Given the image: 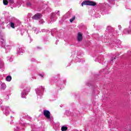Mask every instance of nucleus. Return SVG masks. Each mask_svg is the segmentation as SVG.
Wrapping results in <instances>:
<instances>
[{
    "label": "nucleus",
    "mask_w": 131,
    "mask_h": 131,
    "mask_svg": "<svg viewBox=\"0 0 131 131\" xmlns=\"http://www.w3.org/2000/svg\"><path fill=\"white\" fill-rule=\"evenodd\" d=\"M6 80L7 81H10V80H12V77L11 76H8L6 77Z\"/></svg>",
    "instance_id": "obj_7"
},
{
    "label": "nucleus",
    "mask_w": 131,
    "mask_h": 131,
    "mask_svg": "<svg viewBox=\"0 0 131 131\" xmlns=\"http://www.w3.org/2000/svg\"><path fill=\"white\" fill-rule=\"evenodd\" d=\"M40 75V76H41V77H43V76L41 74H40V75Z\"/></svg>",
    "instance_id": "obj_13"
},
{
    "label": "nucleus",
    "mask_w": 131,
    "mask_h": 131,
    "mask_svg": "<svg viewBox=\"0 0 131 131\" xmlns=\"http://www.w3.org/2000/svg\"><path fill=\"white\" fill-rule=\"evenodd\" d=\"M67 129H68V127H67V126H62L61 127V130L62 131H66V130H67Z\"/></svg>",
    "instance_id": "obj_5"
},
{
    "label": "nucleus",
    "mask_w": 131,
    "mask_h": 131,
    "mask_svg": "<svg viewBox=\"0 0 131 131\" xmlns=\"http://www.w3.org/2000/svg\"><path fill=\"white\" fill-rule=\"evenodd\" d=\"M75 20V16H74L71 19H70V21L71 23H72Z\"/></svg>",
    "instance_id": "obj_8"
},
{
    "label": "nucleus",
    "mask_w": 131,
    "mask_h": 131,
    "mask_svg": "<svg viewBox=\"0 0 131 131\" xmlns=\"http://www.w3.org/2000/svg\"><path fill=\"white\" fill-rule=\"evenodd\" d=\"M111 61H113V58L111 59Z\"/></svg>",
    "instance_id": "obj_14"
},
{
    "label": "nucleus",
    "mask_w": 131,
    "mask_h": 131,
    "mask_svg": "<svg viewBox=\"0 0 131 131\" xmlns=\"http://www.w3.org/2000/svg\"><path fill=\"white\" fill-rule=\"evenodd\" d=\"M43 114L47 119H50L51 118V113L50 111L45 110L43 111Z\"/></svg>",
    "instance_id": "obj_2"
},
{
    "label": "nucleus",
    "mask_w": 131,
    "mask_h": 131,
    "mask_svg": "<svg viewBox=\"0 0 131 131\" xmlns=\"http://www.w3.org/2000/svg\"><path fill=\"white\" fill-rule=\"evenodd\" d=\"M40 18H41V14L40 13H36L32 17L34 20H39Z\"/></svg>",
    "instance_id": "obj_3"
},
{
    "label": "nucleus",
    "mask_w": 131,
    "mask_h": 131,
    "mask_svg": "<svg viewBox=\"0 0 131 131\" xmlns=\"http://www.w3.org/2000/svg\"><path fill=\"white\" fill-rule=\"evenodd\" d=\"M10 27H11L12 28H15V24H14L13 23H11Z\"/></svg>",
    "instance_id": "obj_9"
},
{
    "label": "nucleus",
    "mask_w": 131,
    "mask_h": 131,
    "mask_svg": "<svg viewBox=\"0 0 131 131\" xmlns=\"http://www.w3.org/2000/svg\"><path fill=\"white\" fill-rule=\"evenodd\" d=\"M3 4L5 5V6H8L9 2L8 0H3Z\"/></svg>",
    "instance_id": "obj_6"
},
{
    "label": "nucleus",
    "mask_w": 131,
    "mask_h": 131,
    "mask_svg": "<svg viewBox=\"0 0 131 131\" xmlns=\"http://www.w3.org/2000/svg\"><path fill=\"white\" fill-rule=\"evenodd\" d=\"M8 2L10 4H14V0H8Z\"/></svg>",
    "instance_id": "obj_11"
},
{
    "label": "nucleus",
    "mask_w": 131,
    "mask_h": 131,
    "mask_svg": "<svg viewBox=\"0 0 131 131\" xmlns=\"http://www.w3.org/2000/svg\"><path fill=\"white\" fill-rule=\"evenodd\" d=\"M27 6H28V7H31V3L30 2H28L27 3Z\"/></svg>",
    "instance_id": "obj_10"
},
{
    "label": "nucleus",
    "mask_w": 131,
    "mask_h": 131,
    "mask_svg": "<svg viewBox=\"0 0 131 131\" xmlns=\"http://www.w3.org/2000/svg\"><path fill=\"white\" fill-rule=\"evenodd\" d=\"M83 39V37H82V34H81V33L79 32L78 33V36H77L78 41H81Z\"/></svg>",
    "instance_id": "obj_4"
},
{
    "label": "nucleus",
    "mask_w": 131,
    "mask_h": 131,
    "mask_svg": "<svg viewBox=\"0 0 131 131\" xmlns=\"http://www.w3.org/2000/svg\"><path fill=\"white\" fill-rule=\"evenodd\" d=\"M81 6L82 7H83V6H92L95 7V6H97V3L94 1H85L82 3Z\"/></svg>",
    "instance_id": "obj_1"
},
{
    "label": "nucleus",
    "mask_w": 131,
    "mask_h": 131,
    "mask_svg": "<svg viewBox=\"0 0 131 131\" xmlns=\"http://www.w3.org/2000/svg\"><path fill=\"white\" fill-rule=\"evenodd\" d=\"M26 95V92L25 91H24L23 93V95H22V96L23 97L24 96H25Z\"/></svg>",
    "instance_id": "obj_12"
}]
</instances>
